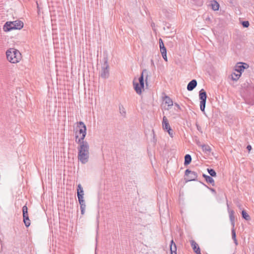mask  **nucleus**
<instances>
[{
	"label": "nucleus",
	"mask_w": 254,
	"mask_h": 254,
	"mask_svg": "<svg viewBox=\"0 0 254 254\" xmlns=\"http://www.w3.org/2000/svg\"><path fill=\"white\" fill-rule=\"evenodd\" d=\"M89 146L86 143L81 144L78 147V160L81 162L82 164H85L88 161L89 157Z\"/></svg>",
	"instance_id": "1"
},
{
	"label": "nucleus",
	"mask_w": 254,
	"mask_h": 254,
	"mask_svg": "<svg viewBox=\"0 0 254 254\" xmlns=\"http://www.w3.org/2000/svg\"><path fill=\"white\" fill-rule=\"evenodd\" d=\"M246 90V102L251 105L254 104V86L250 82H246L241 85Z\"/></svg>",
	"instance_id": "2"
},
{
	"label": "nucleus",
	"mask_w": 254,
	"mask_h": 254,
	"mask_svg": "<svg viewBox=\"0 0 254 254\" xmlns=\"http://www.w3.org/2000/svg\"><path fill=\"white\" fill-rule=\"evenodd\" d=\"M7 60L11 63H17L21 59V54L19 51L14 48H10L6 52Z\"/></svg>",
	"instance_id": "3"
},
{
	"label": "nucleus",
	"mask_w": 254,
	"mask_h": 254,
	"mask_svg": "<svg viewBox=\"0 0 254 254\" xmlns=\"http://www.w3.org/2000/svg\"><path fill=\"white\" fill-rule=\"evenodd\" d=\"M23 27V23L19 20L6 22L3 27L4 31L7 32L13 29H21Z\"/></svg>",
	"instance_id": "4"
},
{
	"label": "nucleus",
	"mask_w": 254,
	"mask_h": 254,
	"mask_svg": "<svg viewBox=\"0 0 254 254\" xmlns=\"http://www.w3.org/2000/svg\"><path fill=\"white\" fill-rule=\"evenodd\" d=\"M100 76L104 79L107 78L109 76V65L108 64L107 58H104V62L101 67Z\"/></svg>",
	"instance_id": "5"
},
{
	"label": "nucleus",
	"mask_w": 254,
	"mask_h": 254,
	"mask_svg": "<svg viewBox=\"0 0 254 254\" xmlns=\"http://www.w3.org/2000/svg\"><path fill=\"white\" fill-rule=\"evenodd\" d=\"M199 98L200 100V109L202 112H204L205 104L207 98V94L203 89H201L199 92Z\"/></svg>",
	"instance_id": "6"
},
{
	"label": "nucleus",
	"mask_w": 254,
	"mask_h": 254,
	"mask_svg": "<svg viewBox=\"0 0 254 254\" xmlns=\"http://www.w3.org/2000/svg\"><path fill=\"white\" fill-rule=\"evenodd\" d=\"M185 175L188 177V181H195L197 177V175L196 172L191 171L189 169H187L185 171Z\"/></svg>",
	"instance_id": "7"
},
{
	"label": "nucleus",
	"mask_w": 254,
	"mask_h": 254,
	"mask_svg": "<svg viewBox=\"0 0 254 254\" xmlns=\"http://www.w3.org/2000/svg\"><path fill=\"white\" fill-rule=\"evenodd\" d=\"M78 127L79 128L78 131V133L79 134L86 133V127L85 125L82 122H79L78 123Z\"/></svg>",
	"instance_id": "8"
},
{
	"label": "nucleus",
	"mask_w": 254,
	"mask_h": 254,
	"mask_svg": "<svg viewBox=\"0 0 254 254\" xmlns=\"http://www.w3.org/2000/svg\"><path fill=\"white\" fill-rule=\"evenodd\" d=\"M190 243L193 251L196 254H201L200 248L198 244L195 242V241L191 240L190 241Z\"/></svg>",
	"instance_id": "9"
},
{
	"label": "nucleus",
	"mask_w": 254,
	"mask_h": 254,
	"mask_svg": "<svg viewBox=\"0 0 254 254\" xmlns=\"http://www.w3.org/2000/svg\"><path fill=\"white\" fill-rule=\"evenodd\" d=\"M86 135V133H84V134H81V135L80 136V137L78 138V135H76L75 137H76V140H75V141L78 143L79 144V145H81V144H84L85 143L87 144H88V142L87 141H84V139L85 138V137Z\"/></svg>",
	"instance_id": "10"
},
{
	"label": "nucleus",
	"mask_w": 254,
	"mask_h": 254,
	"mask_svg": "<svg viewBox=\"0 0 254 254\" xmlns=\"http://www.w3.org/2000/svg\"><path fill=\"white\" fill-rule=\"evenodd\" d=\"M133 84L134 89L136 93L138 94H141L142 92L141 89H143L144 87H140V84H139L138 82L135 81L134 80H133Z\"/></svg>",
	"instance_id": "11"
},
{
	"label": "nucleus",
	"mask_w": 254,
	"mask_h": 254,
	"mask_svg": "<svg viewBox=\"0 0 254 254\" xmlns=\"http://www.w3.org/2000/svg\"><path fill=\"white\" fill-rule=\"evenodd\" d=\"M197 85V81L195 79L191 80L187 85V89L189 91H192Z\"/></svg>",
	"instance_id": "12"
},
{
	"label": "nucleus",
	"mask_w": 254,
	"mask_h": 254,
	"mask_svg": "<svg viewBox=\"0 0 254 254\" xmlns=\"http://www.w3.org/2000/svg\"><path fill=\"white\" fill-rule=\"evenodd\" d=\"M147 70L146 69H143L142 70L141 75L138 78V83L140 84V87H144V79H143V76L144 74H146L147 75Z\"/></svg>",
	"instance_id": "13"
},
{
	"label": "nucleus",
	"mask_w": 254,
	"mask_h": 254,
	"mask_svg": "<svg viewBox=\"0 0 254 254\" xmlns=\"http://www.w3.org/2000/svg\"><path fill=\"white\" fill-rule=\"evenodd\" d=\"M241 65H237L235 67V70L239 73H242V71H244V69L246 68V66H244V64L246 66H248L247 64H244V63H240Z\"/></svg>",
	"instance_id": "14"
},
{
	"label": "nucleus",
	"mask_w": 254,
	"mask_h": 254,
	"mask_svg": "<svg viewBox=\"0 0 254 254\" xmlns=\"http://www.w3.org/2000/svg\"><path fill=\"white\" fill-rule=\"evenodd\" d=\"M162 127L164 130H167L171 128L169 124L168 121L166 117H164L162 122Z\"/></svg>",
	"instance_id": "15"
},
{
	"label": "nucleus",
	"mask_w": 254,
	"mask_h": 254,
	"mask_svg": "<svg viewBox=\"0 0 254 254\" xmlns=\"http://www.w3.org/2000/svg\"><path fill=\"white\" fill-rule=\"evenodd\" d=\"M171 254H177V246L172 240L170 245Z\"/></svg>",
	"instance_id": "16"
},
{
	"label": "nucleus",
	"mask_w": 254,
	"mask_h": 254,
	"mask_svg": "<svg viewBox=\"0 0 254 254\" xmlns=\"http://www.w3.org/2000/svg\"><path fill=\"white\" fill-rule=\"evenodd\" d=\"M203 177L205 179L207 183H210L213 186L215 185L214 179L209 176L203 174L202 175Z\"/></svg>",
	"instance_id": "17"
},
{
	"label": "nucleus",
	"mask_w": 254,
	"mask_h": 254,
	"mask_svg": "<svg viewBox=\"0 0 254 254\" xmlns=\"http://www.w3.org/2000/svg\"><path fill=\"white\" fill-rule=\"evenodd\" d=\"M229 218L231 225L233 228H234L235 226V216L234 211L233 210H231L230 211H229Z\"/></svg>",
	"instance_id": "18"
},
{
	"label": "nucleus",
	"mask_w": 254,
	"mask_h": 254,
	"mask_svg": "<svg viewBox=\"0 0 254 254\" xmlns=\"http://www.w3.org/2000/svg\"><path fill=\"white\" fill-rule=\"evenodd\" d=\"M23 222L26 227H28L30 225V221L29 219L28 214L23 215Z\"/></svg>",
	"instance_id": "19"
},
{
	"label": "nucleus",
	"mask_w": 254,
	"mask_h": 254,
	"mask_svg": "<svg viewBox=\"0 0 254 254\" xmlns=\"http://www.w3.org/2000/svg\"><path fill=\"white\" fill-rule=\"evenodd\" d=\"M77 197H79V196L83 197L84 195V191L83 190V188L81 187V185L80 184H78L77 186Z\"/></svg>",
	"instance_id": "20"
},
{
	"label": "nucleus",
	"mask_w": 254,
	"mask_h": 254,
	"mask_svg": "<svg viewBox=\"0 0 254 254\" xmlns=\"http://www.w3.org/2000/svg\"><path fill=\"white\" fill-rule=\"evenodd\" d=\"M164 101L168 105V107H171L173 105L172 100L168 96H166L164 98Z\"/></svg>",
	"instance_id": "21"
},
{
	"label": "nucleus",
	"mask_w": 254,
	"mask_h": 254,
	"mask_svg": "<svg viewBox=\"0 0 254 254\" xmlns=\"http://www.w3.org/2000/svg\"><path fill=\"white\" fill-rule=\"evenodd\" d=\"M191 161V157L190 154H186L185 156L184 165H188L190 163Z\"/></svg>",
	"instance_id": "22"
},
{
	"label": "nucleus",
	"mask_w": 254,
	"mask_h": 254,
	"mask_svg": "<svg viewBox=\"0 0 254 254\" xmlns=\"http://www.w3.org/2000/svg\"><path fill=\"white\" fill-rule=\"evenodd\" d=\"M159 47L161 53L167 52L166 48L164 46L163 40L161 38L159 39Z\"/></svg>",
	"instance_id": "23"
},
{
	"label": "nucleus",
	"mask_w": 254,
	"mask_h": 254,
	"mask_svg": "<svg viewBox=\"0 0 254 254\" xmlns=\"http://www.w3.org/2000/svg\"><path fill=\"white\" fill-rule=\"evenodd\" d=\"M211 8L213 10H218L219 8V3L215 0H214L211 3Z\"/></svg>",
	"instance_id": "24"
},
{
	"label": "nucleus",
	"mask_w": 254,
	"mask_h": 254,
	"mask_svg": "<svg viewBox=\"0 0 254 254\" xmlns=\"http://www.w3.org/2000/svg\"><path fill=\"white\" fill-rule=\"evenodd\" d=\"M119 111H120V113L123 117H126V111L125 108L121 104L119 105Z\"/></svg>",
	"instance_id": "25"
},
{
	"label": "nucleus",
	"mask_w": 254,
	"mask_h": 254,
	"mask_svg": "<svg viewBox=\"0 0 254 254\" xmlns=\"http://www.w3.org/2000/svg\"><path fill=\"white\" fill-rule=\"evenodd\" d=\"M202 150L204 152H205L206 153H209L211 151V148L208 145H201Z\"/></svg>",
	"instance_id": "26"
},
{
	"label": "nucleus",
	"mask_w": 254,
	"mask_h": 254,
	"mask_svg": "<svg viewBox=\"0 0 254 254\" xmlns=\"http://www.w3.org/2000/svg\"><path fill=\"white\" fill-rule=\"evenodd\" d=\"M242 217L246 220H249L251 219L249 215L245 210L242 211Z\"/></svg>",
	"instance_id": "27"
},
{
	"label": "nucleus",
	"mask_w": 254,
	"mask_h": 254,
	"mask_svg": "<svg viewBox=\"0 0 254 254\" xmlns=\"http://www.w3.org/2000/svg\"><path fill=\"white\" fill-rule=\"evenodd\" d=\"M207 171L211 177H216V173L213 169H207Z\"/></svg>",
	"instance_id": "28"
},
{
	"label": "nucleus",
	"mask_w": 254,
	"mask_h": 254,
	"mask_svg": "<svg viewBox=\"0 0 254 254\" xmlns=\"http://www.w3.org/2000/svg\"><path fill=\"white\" fill-rule=\"evenodd\" d=\"M241 75V74L239 73H234L233 74H232V78L233 80L236 81L239 78Z\"/></svg>",
	"instance_id": "29"
},
{
	"label": "nucleus",
	"mask_w": 254,
	"mask_h": 254,
	"mask_svg": "<svg viewBox=\"0 0 254 254\" xmlns=\"http://www.w3.org/2000/svg\"><path fill=\"white\" fill-rule=\"evenodd\" d=\"M80 206L81 213L82 215H83L84 214L86 205H85V204H81V205H80Z\"/></svg>",
	"instance_id": "30"
},
{
	"label": "nucleus",
	"mask_w": 254,
	"mask_h": 254,
	"mask_svg": "<svg viewBox=\"0 0 254 254\" xmlns=\"http://www.w3.org/2000/svg\"><path fill=\"white\" fill-rule=\"evenodd\" d=\"M22 213H23V215H24V214L26 215L28 214V208L26 205L23 206L22 207Z\"/></svg>",
	"instance_id": "31"
},
{
	"label": "nucleus",
	"mask_w": 254,
	"mask_h": 254,
	"mask_svg": "<svg viewBox=\"0 0 254 254\" xmlns=\"http://www.w3.org/2000/svg\"><path fill=\"white\" fill-rule=\"evenodd\" d=\"M78 201H79V203L80 205L85 204V201L83 199V197L79 196V197H78Z\"/></svg>",
	"instance_id": "32"
},
{
	"label": "nucleus",
	"mask_w": 254,
	"mask_h": 254,
	"mask_svg": "<svg viewBox=\"0 0 254 254\" xmlns=\"http://www.w3.org/2000/svg\"><path fill=\"white\" fill-rule=\"evenodd\" d=\"M232 238L233 240L236 239V232L234 228L232 229Z\"/></svg>",
	"instance_id": "33"
},
{
	"label": "nucleus",
	"mask_w": 254,
	"mask_h": 254,
	"mask_svg": "<svg viewBox=\"0 0 254 254\" xmlns=\"http://www.w3.org/2000/svg\"><path fill=\"white\" fill-rule=\"evenodd\" d=\"M242 24L244 27L247 28L250 25L249 22L248 21H244L242 22Z\"/></svg>",
	"instance_id": "34"
},
{
	"label": "nucleus",
	"mask_w": 254,
	"mask_h": 254,
	"mask_svg": "<svg viewBox=\"0 0 254 254\" xmlns=\"http://www.w3.org/2000/svg\"><path fill=\"white\" fill-rule=\"evenodd\" d=\"M163 58L165 61H167V52L161 53Z\"/></svg>",
	"instance_id": "35"
},
{
	"label": "nucleus",
	"mask_w": 254,
	"mask_h": 254,
	"mask_svg": "<svg viewBox=\"0 0 254 254\" xmlns=\"http://www.w3.org/2000/svg\"><path fill=\"white\" fill-rule=\"evenodd\" d=\"M166 130L168 132V133L170 135V136L172 137L173 136V131L171 129V128H170V129H167Z\"/></svg>",
	"instance_id": "36"
},
{
	"label": "nucleus",
	"mask_w": 254,
	"mask_h": 254,
	"mask_svg": "<svg viewBox=\"0 0 254 254\" xmlns=\"http://www.w3.org/2000/svg\"><path fill=\"white\" fill-rule=\"evenodd\" d=\"M175 106H176L179 110H181V107L178 104L175 103Z\"/></svg>",
	"instance_id": "37"
},
{
	"label": "nucleus",
	"mask_w": 254,
	"mask_h": 254,
	"mask_svg": "<svg viewBox=\"0 0 254 254\" xmlns=\"http://www.w3.org/2000/svg\"><path fill=\"white\" fill-rule=\"evenodd\" d=\"M247 149L249 150V151H250L252 149V146L250 145H248L247 147Z\"/></svg>",
	"instance_id": "38"
},
{
	"label": "nucleus",
	"mask_w": 254,
	"mask_h": 254,
	"mask_svg": "<svg viewBox=\"0 0 254 254\" xmlns=\"http://www.w3.org/2000/svg\"><path fill=\"white\" fill-rule=\"evenodd\" d=\"M209 189H210V190H211V192H212L214 194H216V190L214 189L210 188Z\"/></svg>",
	"instance_id": "39"
},
{
	"label": "nucleus",
	"mask_w": 254,
	"mask_h": 254,
	"mask_svg": "<svg viewBox=\"0 0 254 254\" xmlns=\"http://www.w3.org/2000/svg\"><path fill=\"white\" fill-rule=\"evenodd\" d=\"M234 241L235 245H238V242H237V239L234 240Z\"/></svg>",
	"instance_id": "40"
},
{
	"label": "nucleus",
	"mask_w": 254,
	"mask_h": 254,
	"mask_svg": "<svg viewBox=\"0 0 254 254\" xmlns=\"http://www.w3.org/2000/svg\"><path fill=\"white\" fill-rule=\"evenodd\" d=\"M197 128L198 130H199L200 127H199L197 125H196Z\"/></svg>",
	"instance_id": "41"
}]
</instances>
